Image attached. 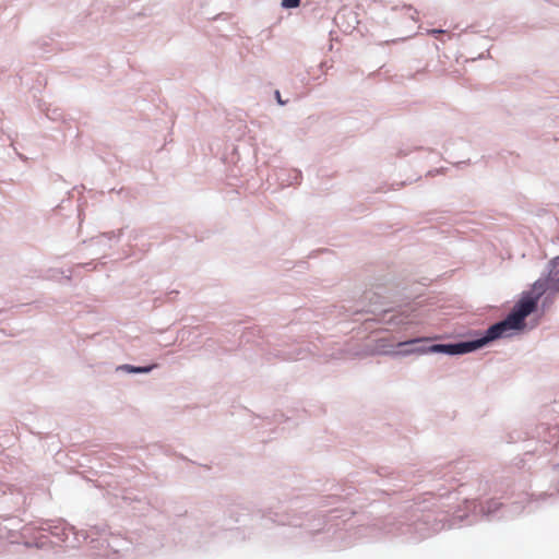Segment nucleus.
I'll use <instances>...</instances> for the list:
<instances>
[{
	"mask_svg": "<svg viewBox=\"0 0 559 559\" xmlns=\"http://www.w3.org/2000/svg\"><path fill=\"white\" fill-rule=\"evenodd\" d=\"M542 296L538 292L523 293L519 302L514 306L511 313L501 322L491 325L486 335L481 338L463 342L457 344H439L432 345L430 352L445 353L450 355L465 354L478 349L488 342L501 337L509 330H519L524 325L525 318L531 314L537 307V302Z\"/></svg>",
	"mask_w": 559,
	"mask_h": 559,
	"instance_id": "f257e3e1",
	"label": "nucleus"
},
{
	"mask_svg": "<svg viewBox=\"0 0 559 559\" xmlns=\"http://www.w3.org/2000/svg\"><path fill=\"white\" fill-rule=\"evenodd\" d=\"M533 290L538 292V296L545 293H559V267L554 266L547 277L539 278L533 284Z\"/></svg>",
	"mask_w": 559,
	"mask_h": 559,
	"instance_id": "f03ea898",
	"label": "nucleus"
},
{
	"mask_svg": "<svg viewBox=\"0 0 559 559\" xmlns=\"http://www.w3.org/2000/svg\"><path fill=\"white\" fill-rule=\"evenodd\" d=\"M154 367H155V365H153V366H148V367H133V366H129V365L124 366V368H126L127 370H129L130 372H138V373H139V372H148V371H151Z\"/></svg>",
	"mask_w": 559,
	"mask_h": 559,
	"instance_id": "7ed1b4c3",
	"label": "nucleus"
},
{
	"mask_svg": "<svg viewBox=\"0 0 559 559\" xmlns=\"http://www.w3.org/2000/svg\"><path fill=\"white\" fill-rule=\"evenodd\" d=\"M300 4V0H282V5L287 9L297 8Z\"/></svg>",
	"mask_w": 559,
	"mask_h": 559,
	"instance_id": "20e7f679",
	"label": "nucleus"
},
{
	"mask_svg": "<svg viewBox=\"0 0 559 559\" xmlns=\"http://www.w3.org/2000/svg\"><path fill=\"white\" fill-rule=\"evenodd\" d=\"M403 354H413V353H418V354H421V353H425V349L423 348H419V347H412L409 349H405L402 352Z\"/></svg>",
	"mask_w": 559,
	"mask_h": 559,
	"instance_id": "39448f33",
	"label": "nucleus"
},
{
	"mask_svg": "<svg viewBox=\"0 0 559 559\" xmlns=\"http://www.w3.org/2000/svg\"><path fill=\"white\" fill-rule=\"evenodd\" d=\"M417 341H408V342H403V343H400L399 346L400 347H405V346H413Z\"/></svg>",
	"mask_w": 559,
	"mask_h": 559,
	"instance_id": "423d86ee",
	"label": "nucleus"
},
{
	"mask_svg": "<svg viewBox=\"0 0 559 559\" xmlns=\"http://www.w3.org/2000/svg\"><path fill=\"white\" fill-rule=\"evenodd\" d=\"M275 96H276V99H277L278 104H281V105H284V104H285V102H284V100H282V98H281V94H280V92H278V91H276V92H275Z\"/></svg>",
	"mask_w": 559,
	"mask_h": 559,
	"instance_id": "0eeeda50",
	"label": "nucleus"
},
{
	"mask_svg": "<svg viewBox=\"0 0 559 559\" xmlns=\"http://www.w3.org/2000/svg\"><path fill=\"white\" fill-rule=\"evenodd\" d=\"M429 33L432 34V35H438V34H443L444 31H442V29H431V31H429Z\"/></svg>",
	"mask_w": 559,
	"mask_h": 559,
	"instance_id": "6e6552de",
	"label": "nucleus"
}]
</instances>
